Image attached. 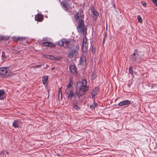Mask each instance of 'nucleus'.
<instances>
[{
    "instance_id": "nucleus-13",
    "label": "nucleus",
    "mask_w": 157,
    "mask_h": 157,
    "mask_svg": "<svg viewBox=\"0 0 157 157\" xmlns=\"http://www.w3.org/2000/svg\"><path fill=\"white\" fill-rule=\"evenodd\" d=\"M21 124V121L19 120H16L13 123V126L15 128H18L20 124Z\"/></svg>"
},
{
    "instance_id": "nucleus-40",
    "label": "nucleus",
    "mask_w": 157,
    "mask_h": 157,
    "mask_svg": "<svg viewBox=\"0 0 157 157\" xmlns=\"http://www.w3.org/2000/svg\"><path fill=\"white\" fill-rule=\"evenodd\" d=\"M54 68V67H53L52 68V70H53Z\"/></svg>"
},
{
    "instance_id": "nucleus-26",
    "label": "nucleus",
    "mask_w": 157,
    "mask_h": 157,
    "mask_svg": "<svg viewBox=\"0 0 157 157\" xmlns=\"http://www.w3.org/2000/svg\"><path fill=\"white\" fill-rule=\"evenodd\" d=\"M2 58L3 60H4L6 58L5 56V52L3 51L2 52Z\"/></svg>"
},
{
    "instance_id": "nucleus-10",
    "label": "nucleus",
    "mask_w": 157,
    "mask_h": 157,
    "mask_svg": "<svg viewBox=\"0 0 157 157\" xmlns=\"http://www.w3.org/2000/svg\"><path fill=\"white\" fill-rule=\"evenodd\" d=\"M69 70L71 72L73 75L77 74V69L75 66L73 65H71L69 67Z\"/></svg>"
},
{
    "instance_id": "nucleus-2",
    "label": "nucleus",
    "mask_w": 157,
    "mask_h": 157,
    "mask_svg": "<svg viewBox=\"0 0 157 157\" xmlns=\"http://www.w3.org/2000/svg\"><path fill=\"white\" fill-rule=\"evenodd\" d=\"M79 47L78 44H75L71 47L69 51V58L76 56L78 53Z\"/></svg>"
},
{
    "instance_id": "nucleus-16",
    "label": "nucleus",
    "mask_w": 157,
    "mask_h": 157,
    "mask_svg": "<svg viewBox=\"0 0 157 157\" xmlns=\"http://www.w3.org/2000/svg\"><path fill=\"white\" fill-rule=\"evenodd\" d=\"M48 79V76L47 75H44L42 77V82L43 84H45L47 83Z\"/></svg>"
},
{
    "instance_id": "nucleus-21",
    "label": "nucleus",
    "mask_w": 157,
    "mask_h": 157,
    "mask_svg": "<svg viewBox=\"0 0 157 157\" xmlns=\"http://www.w3.org/2000/svg\"><path fill=\"white\" fill-rule=\"evenodd\" d=\"M35 19L36 21H40L43 19V17L41 15L39 14L37 15L36 17H35Z\"/></svg>"
},
{
    "instance_id": "nucleus-17",
    "label": "nucleus",
    "mask_w": 157,
    "mask_h": 157,
    "mask_svg": "<svg viewBox=\"0 0 157 157\" xmlns=\"http://www.w3.org/2000/svg\"><path fill=\"white\" fill-rule=\"evenodd\" d=\"M44 56L45 57L49 59H50L53 60H58V59H56L55 57L53 55H44Z\"/></svg>"
},
{
    "instance_id": "nucleus-37",
    "label": "nucleus",
    "mask_w": 157,
    "mask_h": 157,
    "mask_svg": "<svg viewBox=\"0 0 157 157\" xmlns=\"http://www.w3.org/2000/svg\"><path fill=\"white\" fill-rule=\"evenodd\" d=\"M105 41V40L104 39H103V41H102L103 44H104V43Z\"/></svg>"
},
{
    "instance_id": "nucleus-20",
    "label": "nucleus",
    "mask_w": 157,
    "mask_h": 157,
    "mask_svg": "<svg viewBox=\"0 0 157 157\" xmlns=\"http://www.w3.org/2000/svg\"><path fill=\"white\" fill-rule=\"evenodd\" d=\"M4 93L5 91L4 90H0V100H3L4 98V97L3 96Z\"/></svg>"
},
{
    "instance_id": "nucleus-5",
    "label": "nucleus",
    "mask_w": 157,
    "mask_h": 157,
    "mask_svg": "<svg viewBox=\"0 0 157 157\" xmlns=\"http://www.w3.org/2000/svg\"><path fill=\"white\" fill-rule=\"evenodd\" d=\"M88 48V44L87 42V39L86 36H85L83 37L82 43V51L84 52H86L87 49Z\"/></svg>"
},
{
    "instance_id": "nucleus-32",
    "label": "nucleus",
    "mask_w": 157,
    "mask_h": 157,
    "mask_svg": "<svg viewBox=\"0 0 157 157\" xmlns=\"http://www.w3.org/2000/svg\"><path fill=\"white\" fill-rule=\"evenodd\" d=\"M93 78H94L95 76V73L94 72H93L92 75Z\"/></svg>"
},
{
    "instance_id": "nucleus-22",
    "label": "nucleus",
    "mask_w": 157,
    "mask_h": 157,
    "mask_svg": "<svg viewBox=\"0 0 157 157\" xmlns=\"http://www.w3.org/2000/svg\"><path fill=\"white\" fill-rule=\"evenodd\" d=\"M16 38L15 37H13V39H15ZM16 39L17 40H20L21 41L25 40V37H18L17 38H16Z\"/></svg>"
},
{
    "instance_id": "nucleus-1",
    "label": "nucleus",
    "mask_w": 157,
    "mask_h": 157,
    "mask_svg": "<svg viewBox=\"0 0 157 157\" xmlns=\"http://www.w3.org/2000/svg\"><path fill=\"white\" fill-rule=\"evenodd\" d=\"M87 81L86 79L82 80V82H78L76 85L77 94L73 95V92L70 91L69 92V98H72L73 96L75 98L77 96H82L88 90V87L87 86Z\"/></svg>"
},
{
    "instance_id": "nucleus-27",
    "label": "nucleus",
    "mask_w": 157,
    "mask_h": 157,
    "mask_svg": "<svg viewBox=\"0 0 157 157\" xmlns=\"http://www.w3.org/2000/svg\"><path fill=\"white\" fill-rule=\"evenodd\" d=\"M91 52L93 53V54H94V53L95 52V47L93 46L91 47Z\"/></svg>"
},
{
    "instance_id": "nucleus-11",
    "label": "nucleus",
    "mask_w": 157,
    "mask_h": 157,
    "mask_svg": "<svg viewBox=\"0 0 157 157\" xmlns=\"http://www.w3.org/2000/svg\"><path fill=\"white\" fill-rule=\"evenodd\" d=\"M131 104V101L129 100L123 101L119 102L118 105L119 106H122L124 105H126Z\"/></svg>"
},
{
    "instance_id": "nucleus-23",
    "label": "nucleus",
    "mask_w": 157,
    "mask_h": 157,
    "mask_svg": "<svg viewBox=\"0 0 157 157\" xmlns=\"http://www.w3.org/2000/svg\"><path fill=\"white\" fill-rule=\"evenodd\" d=\"M42 64L36 65L35 66H32L31 68L33 69H35L36 68H39L42 66Z\"/></svg>"
},
{
    "instance_id": "nucleus-38",
    "label": "nucleus",
    "mask_w": 157,
    "mask_h": 157,
    "mask_svg": "<svg viewBox=\"0 0 157 157\" xmlns=\"http://www.w3.org/2000/svg\"><path fill=\"white\" fill-rule=\"evenodd\" d=\"M47 64H46V67H44V69H46L47 68Z\"/></svg>"
},
{
    "instance_id": "nucleus-3",
    "label": "nucleus",
    "mask_w": 157,
    "mask_h": 157,
    "mask_svg": "<svg viewBox=\"0 0 157 157\" xmlns=\"http://www.w3.org/2000/svg\"><path fill=\"white\" fill-rule=\"evenodd\" d=\"M84 14L82 13L78 12L75 15V17L77 22L78 23H84Z\"/></svg>"
},
{
    "instance_id": "nucleus-24",
    "label": "nucleus",
    "mask_w": 157,
    "mask_h": 157,
    "mask_svg": "<svg viewBox=\"0 0 157 157\" xmlns=\"http://www.w3.org/2000/svg\"><path fill=\"white\" fill-rule=\"evenodd\" d=\"M97 104L96 103H92L90 105V107L92 109H94V108L97 106Z\"/></svg>"
},
{
    "instance_id": "nucleus-28",
    "label": "nucleus",
    "mask_w": 157,
    "mask_h": 157,
    "mask_svg": "<svg viewBox=\"0 0 157 157\" xmlns=\"http://www.w3.org/2000/svg\"><path fill=\"white\" fill-rule=\"evenodd\" d=\"M129 72L132 74L133 73V71H132V68L131 67H130L129 68Z\"/></svg>"
},
{
    "instance_id": "nucleus-12",
    "label": "nucleus",
    "mask_w": 157,
    "mask_h": 157,
    "mask_svg": "<svg viewBox=\"0 0 157 157\" xmlns=\"http://www.w3.org/2000/svg\"><path fill=\"white\" fill-rule=\"evenodd\" d=\"M62 7L65 10H67L68 9V5L67 1L65 0L63 1L61 3Z\"/></svg>"
},
{
    "instance_id": "nucleus-36",
    "label": "nucleus",
    "mask_w": 157,
    "mask_h": 157,
    "mask_svg": "<svg viewBox=\"0 0 157 157\" xmlns=\"http://www.w3.org/2000/svg\"><path fill=\"white\" fill-rule=\"evenodd\" d=\"M143 5L144 6H146V4L145 3H143Z\"/></svg>"
},
{
    "instance_id": "nucleus-8",
    "label": "nucleus",
    "mask_w": 157,
    "mask_h": 157,
    "mask_svg": "<svg viewBox=\"0 0 157 157\" xmlns=\"http://www.w3.org/2000/svg\"><path fill=\"white\" fill-rule=\"evenodd\" d=\"M0 75L8 76L9 75V74L7 69L4 67H0Z\"/></svg>"
},
{
    "instance_id": "nucleus-34",
    "label": "nucleus",
    "mask_w": 157,
    "mask_h": 157,
    "mask_svg": "<svg viewBox=\"0 0 157 157\" xmlns=\"http://www.w3.org/2000/svg\"><path fill=\"white\" fill-rule=\"evenodd\" d=\"M14 52H13L14 53H15L16 54H18L19 53V52L15 50H14Z\"/></svg>"
},
{
    "instance_id": "nucleus-39",
    "label": "nucleus",
    "mask_w": 157,
    "mask_h": 157,
    "mask_svg": "<svg viewBox=\"0 0 157 157\" xmlns=\"http://www.w3.org/2000/svg\"><path fill=\"white\" fill-rule=\"evenodd\" d=\"M8 38H4V40H7Z\"/></svg>"
},
{
    "instance_id": "nucleus-42",
    "label": "nucleus",
    "mask_w": 157,
    "mask_h": 157,
    "mask_svg": "<svg viewBox=\"0 0 157 157\" xmlns=\"http://www.w3.org/2000/svg\"><path fill=\"white\" fill-rule=\"evenodd\" d=\"M67 96V97H68V98H69V95H68Z\"/></svg>"
},
{
    "instance_id": "nucleus-14",
    "label": "nucleus",
    "mask_w": 157,
    "mask_h": 157,
    "mask_svg": "<svg viewBox=\"0 0 157 157\" xmlns=\"http://www.w3.org/2000/svg\"><path fill=\"white\" fill-rule=\"evenodd\" d=\"M42 45L43 46H50L54 47L55 46V44L50 42H45L42 44Z\"/></svg>"
},
{
    "instance_id": "nucleus-33",
    "label": "nucleus",
    "mask_w": 157,
    "mask_h": 157,
    "mask_svg": "<svg viewBox=\"0 0 157 157\" xmlns=\"http://www.w3.org/2000/svg\"><path fill=\"white\" fill-rule=\"evenodd\" d=\"M106 38H107V34L106 33H105L104 35V38H103V39H104L105 40L106 39Z\"/></svg>"
},
{
    "instance_id": "nucleus-19",
    "label": "nucleus",
    "mask_w": 157,
    "mask_h": 157,
    "mask_svg": "<svg viewBox=\"0 0 157 157\" xmlns=\"http://www.w3.org/2000/svg\"><path fill=\"white\" fill-rule=\"evenodd\" d=\"M61 88H59L58 89V99L59 101L61 100L62 98V93L60 89Z\"/></svg>"
},
{
    "instance_id": "nucleus-30",
    "label": "nucleus",
    "mask_w": 157,
    "mask_h": 157,
    "mask_svg": "<svg viewBox=\"0 0 157 157\" xmlns=\"http://www.w3.org/2000/svg\"><path fill=\"white\" fill-rule=\"evenodd\" d=\"M153 3L157 6V0H152Z\"/></svg>"
},
{
    "instance_id": "nucleus-4",
    "label": "nucleus",
    "mask_w": 157,
    "mask_h": 157,
    "mask_svg": "<svg viewBox=\"0 0 157 157\" xmlns=\"http://www.w3.org/2000/svg\"><path fill=\"white\" fill-rule=\"evenodd\" d=\"M77 27V29L80 33L86 35V28H85L84 22L82 23H78Z\"/></svg>"
},
{
    "instance_id": "nucleus-31",
    "label": "nucleus",
    "mask_w": 157,
    "mask_h": 157,
    "mask_svg": "<svg viewBox=\"0 0 157 157\" xmlns=\"http://www.w3.org/2000/svg\"><path fill=\"white\" fill-rule=\"evenodd\" d=\"M73 83V81L72 80H69V88L71 86V85Z\"/></svg>"
},
{
    "instance_id": "nucleus-25",
    "label": "nucleus",
    "mask_w": 157,
    "mask_h": 157,
    "mask_svg": "<svg viewBox=\"0 0 157 157\" xmlns=\"http://www.w3.org/2000/svg\"><path fill=\"white\" fill-rule=\"evenodd\" d=\"M137 19H138V22L139 23H142L143 20H142V18L141 17H140V15H139L137 16Z\"/></svg>"
},
{
    "instance_id": "nucleus-7",
    "label": "nucleus",
    "mask_w": 157,
    "mask_h": 157,
    "mask_svg": "<svg viewBox=\"0 0 157 157\" xmlns=\"http://www.w3.org/2000/svg\"><path fill=\"white\" fill-rule=\"evenodd\" d=\"M91 10L92 12L91 16L92 17V19L94 20H96L99 15V13L94 8H92Z\"/></svg>"
},
{
    "instance_id": "nucleus-15",
    "label": "nucleus",
    "mask_w": 157,
    "mask_h": 157,
    "mask_svg": "<svg viewBox=\"0 0 157 157\" xmlns=\"http://www.w3.org/2000/svg\"><path fill=\"white\" fill-rule=\"evenodd\" d=\"M98 89L97 88L94 89L91 92V94L93 98H94L97 94L98 91Z\"/></svg>"
},
{
    "instance_id": "nucleus-41",
    "label": "nucleus",
    "mask_w": 157,
    "mask_h": 157,
    "mask_svg": "<svg viewBox=\"0 0 157 157\" xmlns=\"http://www.w3.org/2000/svg\"><path fill=\"white\" fill-rule=\"evenodd\" d=\"M6 153H7V154H8V152H6Z\"/></svg>"
},
{
    "instance_id": "nucleus-18",
    "label": "nucleus",
    "mask_w": 157,
    "mask_h": 157,
    "mask_svg": "<svg viewBox=\"0 0 157 157\" xmlns=\"http://www.w3.org/2000/svg\"><path fill=\"white\" fill-rule=\"evenodd\" d=\"M86 61V57L83 55L80 58V64H83Z\"/></svg>"
},
{
    "instance_id": "nucleus-6",
    "label": "nucleus",
    "mask_w": 157,
    "mask_h": 157,
    "mask_svg": "<svg viewBox=\"0 0 157 157\" xmlns=\"http://www.w3.org/2000/svg\"><path fill=\"white\" fill-rule=\"evenodd\" d=\"M69 41H67L66 39H63L58 42V44L60 46H64V47H68Z\"/></svg>"
},
{
    "instance_id": "nucleus-9",
    "label": "nucleus",
    "mask_w": 157,
    "mask_h": 157,
    "mask_svg": "<svg viewBox=\"0 0 157 157\" xmlns=\"http://www.w3.org/2000/svg\"><path fill=\"white\" fill-rule=\"evenodd\" d=\"M139 55L137 51L135 50L134 53L131 55L130 60L132 61H137L138 59Z\"/></svg>"
},
{
    "instance_id": "nucleus-29",
    "label": "nucleus",
    "mask_w": 157,
    "mask_h": 157,
    "mask_svg": "<svg viewBox=\"0 0 157 157\" xmlns=\"http://www.w3.org/2000/svg\"><path fill=\"white\" fill-rule=\"evenodd\" d=\"M73 107L75 109L77 110H78L79 109V107L77 105L75 104H74Z\"/></svg>"
},
{
    "instance_id": "nucleus-35",
    "label": "nucleus",
    "mask_w": 157,
    "mask_h": 157,
    "mask_svg": "<svg viewBox=\"0 0 157 157\" xmlns=\"http://www.w3.org/2000/svg\"><path fill=\"white\" fill-rule=\"evenodd\" d=\"M69 88V84H68V85H67V89H66V90H67Z\"/></svg>"
}]
</instances>
